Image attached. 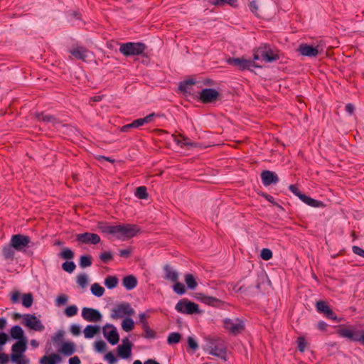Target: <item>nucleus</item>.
Wrapping results in <instances>:
<instances>
[{
    "instance_id": "29",
    "label": "nucleus",
    "mask_w": 364,
    "mask_h": 364,
    "mask_svg": "<svg viewBox=\"0 0 364 364\" xmlns=\"http://www.w3.org/2000/svg\"><path fill=\"white\" fill-rule=\"evenodd\" d=\"M196 84L193 80H188L180 83L178 89L183 93H191L192 86Z\"/></svg>"
},
{
    "instance_id": "40",
    "label": "nucleus",
    "mask_w": 364,
    "mask_h": 364,
    "mask_svg": "<svg viewBox=\"0 0 364 364\" xmlns=\"http://www.w3.org/2000/svg\"><path fill=\"white\" fill-rule=\"evenodd\" d=\"M185 282L189 289H193L197 287L196 279L191 274H187L185 276Z\"/></svg>"
},
{
    "instance_id": "13",
    "label": "nucleus",
    "mask_w": 364,
    "mask_h": 364,
    "mask_svg": "<svg viewBox=\"0 0 364 364\" xmlns=\"http://www.w3.org/2000/svg\"><path fill=\"white\" fill-rule=\"evenodd\" d=\"M219 96L220 93L216 90L205 88L200 91L199 99L203 103L208 104L215 102Z\"/></svg>"
},
{
    "instance_id": "44",
    "label": "nucleus",
    "mask_w": 364,
    "mask_h": 364,
    "mask_svg": "<svg viewBox=\"0 0 364 364\" xmlns=\"http://www.w3.org/2000/svg\"><path fill=\"white\" fill-rule=\"evenodd\" d=\"M172 136L174 138V141L178 144H184L186 146H193V144L186 141L187 140H188V139L187 137H185L184 136L181 135V134H180L178 136L173 134Z\"/></svg>"
},
{
    "instance_id": "32",
    "label": "nucleus",
    "mask_w": 364,
    "mask_h": 364,
    "mask_svg": "<svg viewBox=\"0 0 364 364\" xmlns=\"http://www.w3.org/2000/svg\"><path fill=\"white\" fill-rule=\"evenodd\" d=\"M166 272L165 279L171 282H177L178 279V273L173 271L169 266L166 265L164 267Z\"/></svg>"
},
{
    "instance_id": "1",
    "label": "nucleus",
    "mask_w": 364,
    "mask_h": 364,
    "mask_svg": "<svg viewBox=\"0 0 364 364\" xmlns=\"http://www.w3.org/2000/svg\"><path fill=\"white\" fill-rule=\"evenodd\" d=\"M204 349L210 355L221 358H225L226 348L223 342L220 339L207 338V344Z\"/></svg>"
},
{
    "instance_id": "15",
    "label": "nucleus",
    "mask_w": 364,
    "mask_h": 364,
    "mask_svg": "<svg viewBox=\"0 0 364 364\" xmlns=\"http://www.w3.org/2000/svg\"><path fill=\"white\" fill-rule=\"evenodd\" d=\"M82 316L85 321L94 323L99 322L102 318V316L98 310L89 307L82 309Z\"/></svg>"
},
{
    "instance_id": "63",
    "label": "nucleus",
    "mask_w": 364,
    "mask_h": 364,
    "mask_svg": "<svg viewBox=\"0 0 364 364\" xmlns=\"http://www.w3.org/2000/svg\"><path fill=\"white\" fill-rule=\"evenodd\" d=\"M139 322L142 324V327L149 325V323L146 321V316L145 314H140L139 316Z\"/></svg>"
},
{
    "instance_id": "41",
    "label": "nucleus",
    "mask_w": 364,
    "mask_h": 364,
    "mask_svg": "<svg viewBox=\"0 0 364 364\" xmlns=\"http://www.w3.org/2000/svg\"><path fill=\"white\" fill-rule=\"evenodd\" d=\"M135 196L139 199H146L148 193L146 186H139L136 189Z\"/></svg>"
},
{
    "instance_id": "9",
    "label": "nucleus",
    "mask_w": 364,
    "mask_h": 364,
    "mask_svg": "<svg viewBox=\"0 0 364 364\" xmlns=\"http://www.w3.org/2000/svg\"><path fill=\"white\" fill-rule=\"evenodd\" d=\"M337 333L341 337L346 338L353 341L362 342L364 344V331H362V334L359 336V331L342 327L338 330Z\"/></svg>"
},
{
    "instance_id": "23",
    "label": "nucleus",
    "mask_w": 364,
    "mask_h": 364,
    "mask_svg": "<svg viewBox=\"0 0 364 364\" xmlns=\"http://www.w3.org/2000/svg\"><path fill=\"white\" fill-rule=\"evenodd\" d=\"M15 248L11 245H5L2 249V255L5 260L13 262L15 257Z\"/></svg>"
},
{
    "instance_id": "59",
    "label": "nucleus",
    "mask_w": 364,
    "mask_h": 364,
    "mask_svg": "<svg viewBox=\"0 0 364 364\" xmlns=\"http://www.w3.org/2000/svg\"><path fill=\"white\" fill-rule=\"evenodd\" d=\"M67 301H68V296L66 295H60V296H58V298L56 299V303H57V305H58V306L64 305L67 303Z\"/></svg>"
},
{
    "instance_id": "4",
    "label": "nucleus",
    "mask_w": 364,
    "mask_h": 364,
    "mask_svg": "<svg viewBox=\"0 0 364 364\" xmlns=\"http://www.w3.org/2000/svg\"><path fill=\"white\" fill-rule=\"evenodd\" d=\"M135 313L134 310L131 307L129 303L124 302L117 304L112 310L111 317L114 319L122 318L125 315L132 316Z\"/></svg>"
},
{
    "instance_id": "53",
    "label": "nucleus",
    "mask_w": 364,
    "mask_h": 364,
    "mask_svg": "<svg viewBox=\"0 0 364 364\" xmlns=\"http://www.w3.org/2000/svg\"><path fill=\"white\" fill-rule=\"evenodd\" d=\"M95 348L97 352H104L107 349V345L103 341H98L95 343Z\"/></svg>"
},
{
    "instance_id": "17",
    "label": "nucleus",
    "mask_w": 364,
    "mask_h": 364,
    "mask_svg": "<svg viewBox=\"0 0 364 364\" xmlns=\"http://www.w3.org/2000/svg\"><path fill=\"white\" fill-rule=\"evenodd\" d=\"M76 240L82 244L96 245L100 242V237L97 234L91 232H85L77 234Z\"/></svg>"
},
{
    "instance_id": "61",
    "label": "nucleus",
    "mask_w": 364,
    "mask_h": 364,
    "mask_svg": "<svg viewBox=\"0 0 364 364\" xmlns=\"http://www.w3.org/2000/svg\"><path fill=\"white\" fill-rule=\"evenodd\" d=\"M20 293L18 291H14L12 293L11 296V301L13 304H16L19 301Z\"/></svg>"
},
{
    "instance_id": "25",
    "label": "nucleus",
    "mask_w": 364,
    "mask_h": 364,
    "mask_svg": "<svg viewBox=\"0 0 364 364\" xmlns=\"http://www.w3.org/2000/svg\"><path fill=\"white\" fill-rule=\"evenodd\" d=\"M60 351L65 355H71L75 351V345L73 342H65L63 343Z\"/></svg>"
},
{
    "instance_id": "56",
    "label": "nucleus",
    "mask_w": 364,
    "mask_h": 364,
    "mask_svg": "<svg viewBox=\"0 0 364 364\" xmlns=\"http://www.w3.org/2000/svg\"><path fill=\"white\" fill-rule=\"evenodd\" d=\"M306 204L311 206V207H320L323 206V204L321 201H318L317 200L313 199L309 197V200L306 201Z\"/></svg>"
},
{
    "instance_id": "28",
    "label": "nucleus",
    "mask_w": 364,
    "mask_h": 364,
    "mask_svg": "<svg viewBox=\"0 0 364 364\" xmlns=\"http://www.w3.org/2000/svg\"><path fill=\"white\" fill-rule=\"evenodd\" d=\"M11 336L14 339H16L18 341H20L21 339H26V338L24 337V333L23 329L19 326H14L11 328Z\"/></svg>"
},
{
    "instance_id": "26",
    "label": "nucleus",
    "mask_w": 364,
    "mask_h": 364,
    "mask_svg": "<svg viewBox=\"0 0 364 364\" xmlns=\"http://www.w3.org/2000/svg\"><path fill=\"white\" fill-rule=\"evenodd\" d=\"M61 357L55 353H53L50 355H44L40 360L41 364H55L57 361L60 362Z\"/></svg>"
},
{
    "instance_id": "2",
    "label": "nucleus",
    "mask_w": 364,
    "mask_h": 364,
    "mask_svg": "<svg viewBox=\"0 0 364 364\" xmlns=\"http://www.w3.org/2000/svg\"><path fill=\"white\" fill-rule=\"evenodd\" d=\"M146 46L143 43L128 42L120 44L119 51L124 56L139 55L142 54Z\"/></svg>"
},
{
    "instance_id": "24",
    "label": "nucleus",
    "mask_w": 364,
    "mask_h": 364,
    "mask_svg": "<svg viewBox=\"0 0 364 364\" xmlns=\"http://www.w3.org/2000/svg\"><path fill=\"white\" fill-rule=\"evenodd\" d=\"M122 284L127 290H132L136 287L137 279L133 275H128L123 278Z\"/></svg>"
},
{
    "instance_id": "8",
    "label": "nucleus",
    "mask_w": 364,
    "mask_h": 364,
    "mask_svg": "<svg viewBox=\"0 0 364 364\" xmlns=\"http://www.w3.org/2000/svg\"><path fill=\"white\" fill-rule=\"evenodd\" d=\"M224 327L232 335H237L245 329L244 323L240 319L226 318L223 322Z\"/></svg>"
},
{
    "instance_id": "51",
    "label": "nucleus",
    "mask_w": 364,
    "mask_h": 364,
    "mask_svg": "<svg viewBox=\"0 0 364 364\" xmlns=\"http://www.w3.org/2000/svg\"><path fill=\"white\" fill-rule=\"evenodd\" d=\"M307 346V343L304 338L299 337L297 339V347L300 352L303 353L305 351Z\"/></svg>"
},
{
    "instance_id": "34",
    "label": "nucleus",
    "mask_w": 364,
    "mask_h": 364,
    "mask_svg": "<svg viewBox=\"0 0 364 364\" xmlns=\"http://www.w3.org/2000/svg\"><path fill=\"white\" fill-rule=\"evenodd\" d=\"M58 256L63 259L70 260L75 257L74 252L68 247H63Z\"/></svg>"
},
{
    "instance_id": "7",
    "label": "nucleus",
    "mask_w": 364,
    "mask_h": 364,
    "mask_svg": "<svg viewBox=\"0 0 364 364\" xmlns=\"http://www.w3.org/2000/svg\"><path fill=\"white\" fill-rule=\"evenodd\" d=\"M139 231L136 225L127 224L125 225H117V235L118 238L122 237L131 238L135 236Z\"/></svg>"
},
{
    "instance_id": "60",
    "label": "nucleus",
    "mask_w": 364,
    "mask_h": 364,
    "mask_svg": "<svg viewBox=\"0 0 364 364\" xmlns=\"http://www.w3.org/2000/svg\"><path fill=\"white\" fill-rule=\"evenodd\" d=\"M352 250H353V252L355 255H358L360 257H364V250H363L362 248H360V247L358 246H353L352 247Z\"/></svg>"
},
{
    "instance_id": "38",
    "label": "nucleus",
    "mask_w": 364,
    "mask_h": 364,
    "mask_svg": "<svg viewBox=\"0 0 364 364\" xmlns=\"http://www.w3.org/2000/svg\"><path fill=\"white\" fill-rule=\"evenodd\" d=\"M122 327L126 332L131 331L134 327V322L131 318H127L122 321Z\"/></svg>"
},
{
    "instance_id": "43",
    "label": "nucleus",
    "mask_w": 364,
    "mask_h": 364,
    "mask_svg": "<svg viewBox=\"0 0 364 364\" xmlns=\"http://www.w3.org/2000/svg\"><path fill=\"white\" fill-rule=\"evenodd\" d=\"M181 335L179 333H171L169 334L167 338V343L168 344H176L180 342Z\"/></svg>"
},
{
    "instance_id": "45",
    "label": "nucleus",
    "mask_w": 364,
    "mask_h": 364,
    "mask_svg": "<svg viewBox=\"0 0 364 364\" xmlns=\"http://www.w3.org/2000/svg\"><path fill=\"white\" fill-rule=\"evenodd\" d=\"M144 330L143 336L146 338H154L156 337V332L152 330L149 326H146L142 327Z\"/></svg>"
},
{
    "instance_id": "36",
    "label": "nucleus",
    "mask_w": 364,
    "mask_h": 364,
    "mask_svg": "<svg viewBox=\"0 0 364 364\" xmlns=\"http://www.w3.org/2000/svg\"><path fill=\"white\" fill-rule=\"evenodd\" d=\"M22 305L26 308H30L33 303V296L31 293L23 294L22 295Z\"/></svg>"
},
{
    "instance_id": "6",
    "label": "nucleus",
    "mask_w": 364,
    "mask_h": 364,
    "mask_svg": "<svg viewBox=\"0 0 364 364\" xmlns=\"http://www.w3.org/2000/svg\"><path fill=\"white\" fill-rule=\"evenodd\" d=\"M31 242L30 237L27 235L17 234L14 235L10 240V244L16 251L22 252L28 247Z\"/></svg>"
},
{
    "instance_id": "27",
    "label": "nucleus",
    "mask_w": 364,
    "mask_h": 364,
    "mask_svg": "<svg viewBox=\"0 0 364 364\" xmlns=\"http://www.w3.org/2000/svg\"><path fill=\"white\" fill-rule=\"evenodd\" d=\"M100 331V328L98 326L88 325L84 329V335L86 338H92Z\"/></svg>"
},
{
    "instance_id": "42",
    "label": "nucleus",
    "mask_w": 364,
    "mask_h": 364,
    "mask_svg": "<svg viewBox=\"0 0 364 364\" xmlns=\"http://www.w3.org/2000/svg\"><path fill=\"white\" fill-rule=\"evenodd\" d=\"M92 265V257L90 255H82L80 258V266L82 268L90 267Z\"/></svg>"
},
{
    "instance_id": "49",
    "label": "nucleus",
    "mask_w": 364,
    "mask_h": 364,
    "mask_svg": "<svg viewBox=\"0 0 364 364\" xmlns=\"http://www.w3.org/2000/svg\"><path fill=\"white\" fill-rule=\"evenodd\" d=\"M11 359L16 364H26L27 361L23 358V355L11 354Z\"/></svg>"
},
{
    "instance_id": "64",
    "label": "nucleus",
    "mask_w": 364,
    "mask_h": 364,
    "mask_svg": "<svg viewBox=\"0 0 364 364\" xmlns=\"http://www.w3.org/2000/svg\"><path fill=\"white\" fill-rule=\"evenodd\" d=\"M289 188L294 195L298 197L301 193L296 185H290Z\"/></svg>"
},
{
    "instance_id": "50",
    "label": "nucleus",
    "mask_w": 364,
    "mask_h": 364,
    "mask_svg": "<svg viewBox=\"0 0 364 364\" xmlns=\"http://www.w3.org/2000/svg\"><path fill=\"white\" fill-rule=\"evenodd\" d=\"M77 307L75 305H71L65 309V314L67 316L72 317L77 314Z\"/></svg>"
},
{
    "instance_id": "11",
    "label": "nucleus",
    "mask_w": 364,
    "mask_h": 364,
    "mask_svg": "<svg viewBox=\"0 0 364 364\" xmlns=\"http://www.w3.org/2000/svg\"><path fill=\"white\" fill-rule=\"evenodd\" d=\"M155 117V114L152 113L144 118H139L134 120L132 123L126 124L121 127V132H129L131 129L138 128L141 126H143L145 124H148L154 120Z\"/></svg>"
},
{
    "instance_id": "10",
    "label": "nucleus",
    "mask_w": 364,
    "mask_h": 364,
    "mask_svg": "<svg viewBox=\"0 0 364 364\" xmlns=\"http://www.w3.org/2000/svg\"><path fill=\"white\" fill-rule=\"evenodd\" d=\"M316 308L318 313L323 314L327 318L339 322L335 312L330 308L327 302L324 301H318L316 304Z\"/></svg>"
},
{
    "instance_id": "58",
    "label": "nucleus",
    "mask_w": 364,
    "mask_h": 364,
    "mask_svg": "<svg viewBox=\"0 0 364 364\" xmlns=\"http://www.w3.org/2000/svg\"><path fill=\"white\" fill-rule=\"evenodd\" d=\"M188 344L189 348L193 350H197L198 348V343L192 337L188 338Z\"/></svg>"
},
{
    "instance_id": "46",
    "label": "nucleus",
    "mask_w": 364,
    "mask_h": 364,
    "mask_svg": "<svg viewBox=\"0 0 364 364\" xmlns=\"http://www.w3.org/2000/svg\"><path fill=\"white\" fill-rule=\"evenodd\" d=\"M77 283L82 288H85L88 283L87 276L85 274H80L77 276Z\"/></svg>"
},
{
    "instance_id": "18",
    "label": "nucleus",
    "mask_w": 364,
    "mask_h": 364,
    "mask_svg": "<svg viewBox=\"0 0 364 364\" xmlns=\"http://www.w3.org/2000/svg\"><path fill=\"white\" fill-rule=\"evenodd\" d=\"M132 343L128 338L122 340V343L117 347V354L122 358H128L132 354Z\"/></svg>"
},
{
    "instance_id": "55",
    "label": "nucleus",
    "mask_w": 364,
    "mask_h": 364,
    "mask_svg": "<svg viewBox=\"0 0 364 364\" xmlns=\"http://www.w3.org/2000/svg\"><path fill=\"white\" fill-rule=\"evenodd\" d=\"M249 7H250V11L255 15H256V16L258 15L259 6H258V2L257 1L253 0V1H250L249 4Z\"/></svg>"
},
{
    "instance_id": "20",
    "label": "nucleus",
    "mask_w": 364,
    "mask_h": 364,
    "mask_svg": "<svg viewBox=\"0 0 364 364\" xmlns=\"http://www.w3.org/2000/svg\"><path fill=\"white\" fill-rule=\"evenodd\" d=\"M70 53L76 59L85 61L87 57V50L80 46H76L69 50Z\"/></svg>"
},
{
    "instance_id": "5",
    "label": "nucleus",
    "mask_w": 364,
    "mask_h": 364,
    "mask_svg": "<svg viewBox=\"0 0 364 364\" xmlns=\"http://www.w3.org/2000/svg\"><path fill=\"white\" fill-rule=\"evenodd\" d=\"M175 309L178 312L187 314H193L199 312L198 305L186 299L180 300L176 304Z\"/></svg>"
},
{
    "instance_id": "52",
    "label": "nucleus",
    "mask_w": 364,
    "mask_h": 364,
    "mask_svg": "<svg viewBox=\"0 0 364 364\" xmlns=\"http://www.w3.org/2000/svg\"><path fill=\"white\" fill-rule=\"evenodd\" d=\"M260 257L264 260H269L272 257V252L268 248H264L261 251Z\"/></svg>"
},
{
    "instance_id": "62",
    "label": "nucleus",
    "mask_w": 364,
    "mask_h": 364,
    "mask_svg": "<svg viewBox=\"0 0 364 364\" xmlns=\"http://www.w3.org/2000/svg\"><path fill=\"white\" fill-rule=\"evenodd\" d=\"M71 333L75 336H78L80 333V328L77 325H72L70 327Z\"/></svg>"
},
{
    "instance_id": "31",
    "label": "nucleus",
    "mask_w": 364,
    "mask_h": 364,
    "mask_svg": "<svg viewBox=\"0 0 364 364\" xmlns=\"http://www.w3.org/2000/svg\"><path fill=\"white\" fill-rule=\"evenodd\" d=\"M36 118L39 121H43V122H50V123H53L54 124L59 122L57 120V119L55 118L53 116L49 115V114H45L43 112H41V113H36Z\"/></svg>"
},
{
    "instance_id": "33",
    "label": "nucleus",
    "mask_w": 364,
    "mask_h": 364,
    "mask_svg": "<svg viewBox=\"0 0 364 364\" xmlns=\"http://www.w3.org/2000/svg\"><path fill=\"white\" fill-rule=\"evenodd\" d=\"M237 0H213L212 4L218 6H224L225 5H230L232 7H237Z\"/></svg>"
},
{
    "instance_id": "14",
    "label": "nucleus",
    "mask_w": 364,
    "mask_h": 364,
    "mask_svg": "<svg viewBox=\"0 0 364 364\" xmlns=\"http://www.w3.org/2000/svg\"><path fill=\"white\" fill-rule=\"evenodd\" d=\"M103 334L109 343L112 345L117 344L119 341V336L116 328L109 323H107L103 328Z\"/></svg>"
},
{
    "instance_id": "57",
    "label": "nucleus",
    "mask_w": 364,
    "mask_h": 364,
    "mask_svg": "<svg viewBox=\"0 0 364 364\" xmlns=\"http://www.w3.org/2000/svg\"><path fill=\"white\" fill-rule=\"evenodd\" d=\"M105 358L109 362V364H114L117 362V358L112 352H108Z\"/></svg>"
},
{
    "instance_id": "22",
    "label": "nucleus",
    "mask_w": 364,
    "mask_h": 364,
    "mask_svg": "<svg viewBox=\"0 0 364 364\" xmlns=\"http://www.w3.org/2000/svg\"><path fill=\"white\" fill-rule=\"evenodd\" d=\"M27 348V339L16 342L11 347L12 354L23 355Z\"/></svg>"
},
{
    "instance_id": "37",
    "label": "nucleus",
    "mask_w": 364,
    "mask_h": 364,
    "mask_svg": "<svg viewBox=\"0 0 364 364\" xmlns=\"http://www.w3.org/2000/svg\"><path fill=\"white\" fill-rule=\"evenodd\" d=\"M91 292L96 296L100 297L105 293V289L101 287L98 283H94L91 286Z\"/></svg>"
},
{
    "instance_id": "35",
    "label": "nucleus",
    "mask_w": 364,
    "mask_h": 364,
    "mask_svg": "<svg viewBox=\"0 0 364 364\" xmlns=\"http://www.w3.org/2000/svg\"><path fill=\"white\" fill-rule=\"evenodd\" d=\"M119 279L115 276H108L105 279V284L108 289H113L118 284Z\"/></svg>"
},
{
    "instance_id": "12",
    "label": "nucleus",
    "mask_w": 364,
    "mask_h": 364,
    "mask_svg": "<svg viewBox=\"0 0 364 364\" xmlns=\"http://www.w3.org/2000/svg\"><path fill=\"white\" fill-rule=\"evenodd\" d=\"M22 323L24 326L36 331H42L44 329V326L35 315L25 314Z\"/></svg>"
},
{
    "instance_id": "3",
    "label": "nucleus",
    "mask_w": 364,
    "mask_h": 364,
    "mask_svg": "<svg viewBox=\"0 0 364 364\" xmlns=\"http://www.w3.org/2000/svg\"><path fill=\"white\" fill-rule=\"evenodd\" d=\"M228 63L237 68L240 70H252L253 68H260L252 60H247L244 58H229Z\"/></svg>"
},
{
    "instance_id": "30",
    "label": "nucleus",
    "mask_w": 364,
    "mask_h": 364,
    "mask_svg": "<svg viewBox=\"0 0 364 364\" xmlns=\"http://www.w3.org/2000/svg\"><path fill=\"white\" fill-rule=\"evenodd\" d=\"M261 57L267 62H273L279 59V55L273 53L271 50H262Z\"/></svg>"
},
{
    "instance_id": "21",
    "label": "nucleus",
    "mask_w": 364,
    "mask_h": 364,
    "mask_svg": "<svg viewBox=\"0 0 364 364\" xmlns=\"http://www.w3.org/2000/svg\"><path fill=\"white\" fill-rule=\"evenodd\" d=\"M196 298L203 303L213 306H219L222 304L220 299L213 296H206L203 293H198Z\"/></svg>"
},
{
    "instance_id": "54",
    "label": "nucleus",
    "mask_w": 364,
    "mask_h": 364,
    "mask_svg": "<svg viewBox=\"0 0 364 364\" xmlns=\"http://www.w3.org/2000/svg\"><path fill=\"white\" fill-rule=\"evenodd\" d=\"M101 261L104 263H108L113 258L112 255L109 252H105L100 255Z\"/></svg>"
},
{
    "instance_id": "48",
    "label": "nucleus",
    "mask_w": 364,
    "mask_h": 364,
    "mask_svg": "<svg viewBox=\"0 0 364 364\" xmlns=\"http://www.w3.org/2000/svg\"><path fill=\"white\" fill-rule=\"evenodd\" d=\"M175 284L173 287V291L178 294H183L186 292L185 285L181 282H175Z\"/></svg>"
},
{
    "instance_id": "16",
    "label": "nucleus",
    "mask_w": 364,
    "mask_h": 364,
    "mask_svg": "<svg viewBox=\"0 0 364 364\" xmlns=\"http://www.w3.org/2000/svg\"><path fill=\"white\" fill-rule=\"evenodd\" d=\"M298 51L304 56L316 57L320 52L323 51L320 46L314 47L311 45L302 43L299 46Z\"/></svg>"
},
{
    "instance_id": "39",
    "label": "nucleus",
    "mask_w": 364,
    "mask_h": 364,
    "mask_svg": "<svg viewBox=\"0 0 364 364\" xmlns=\"http://www.w3.org/2000/svg\"><path fill=\"white\" fill-rule=\"evenodd\" d=\"M100 229L102 232L117 235V225H102L100 226Z\"/></svg>"
},
{
    "instance_id": "47",
    "label": "nucleus",
    "mask_w": 364,
    "mask_h": 364,
    "mask_svg": "<svg viewBox=\"0 0 364 364\" xmlns=\"http://www.w3.org/2000/svg\"><path fill=\"white\" fill-rule=\"evenodd\" d=\"M62 268L65 272L72 273L75 269L76 265L72 261H66L63 263Z\"/></svg>"
},
{
    "instance_id": "19",
    "label": "nucleus",
    "mask_w": 364,
    "mask_h": 364,
    "mask_svg": "<svg viewBox=\"0 0 364 364\" xmlns=\"http://www.w3.org/2000/svg\"><path fill=\"white\" fill-rule=\"evenodd\" d=\"M261 179L264 186H269L279 181L277 175L271 171L264 170L261 173Z\"/></svg>"
}]
</instances>
